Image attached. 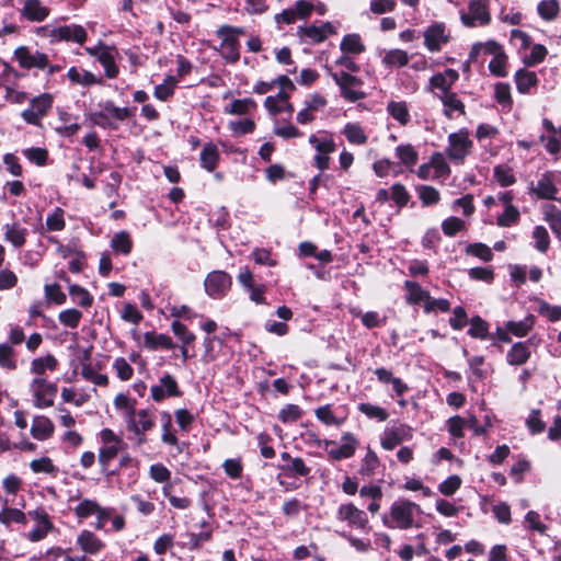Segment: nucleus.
<instances>
[{
  "label": "nucleus",
  "mask_w": 561,
  "mask_h": 561,
  "mask_svg": "<svg viewBox=\"0 0 561 561\" xmlns=\"http://www.w3.org/2000/svg\"><path fill=\"white\" fill-rule=\"evenodd\" d=\"M531 352L528 342H516L506 354V362L512 366H522L528 362Z\"/></svg>",
  "instance_id": "5701e85b"
},
{
  "label": "nucleus",
  "mask_w": 561,
  "mask_h": 561,
  "mask_svg": "<svg viewBox=\"0 0 561 561\" xmlns=\"http://www.w3.org/2000/svg\"><path fill=\"white\" fill-rule=\"evenodd\" d=\"M76 545L80 548L81 551L90 556H96L101 553L106 547V543L89 529H82L78 534Z\"/></svg>",
  "instance_id": "4468645a"
},
{
  "label": "nucleus",
  "mask_w": 561,
  "mask_h": 561,
  "mask_svg": "<svg viewBox=\"0 0 561 561\" xmlns=\"http://www.w3.org/2000/svg\"><path fill=\"white\" fill-rule=\"evenodd\" d=\"M336 519L353 529L368 533L370 530L367 513L358 508L353 502L342 503L336 510Z\"/></svg>",
  "instance_id": "39448f33"
},
{
  "label": "nucleus",
  "mask_w": 561,
  "mask_h": 561,
  "mask_svg": "<svg viewBox=\"0 0 561 561\" xmlns=\"http://www.w3.org/2000/svg\"><path fill=\"white\" fill-rule=\"evenodd\" d=\"M41 30L53 41L58 42H75L82 45L88 38L85 28L78 24L62 25L58 27H50L49 25H45L41 27Z\"/></svg>",
  "instance_id": "6e6552de"
},
{
  "label": "nucleus",
  "mask_w": 561,
  "mask_h": 561,
  "mask_svg": "<svg viewBox=\"0 0 561 561\" xmlns=\"http://www.w3.org/2000/svg\"><path fill=\"white\" fill-rule=\"evenodd\" d=\"M136 427L141 431H151L156 425V410L154 409H141L136 411L135 417Z\"/></svg>",
  "instance_id": "3c124183"
},
{
  "label": "nucleus",
  "mask_w": 561,
  "mask_h": 561,
  "mask_svg": "<svg viewBox=\"0 0 561 561\" xmlns=\"http://www.w3.org/2000/svg\"><path fill=\"white\" fill-rule=\"evenodd\" d=\"M54 104V95L44 92L30 100V106L22 111L21 117L30 125L41 127L42 118L48 115Z\"/></svg>",
  "instance_id": "20e7f679"
},
{
  "label": "nucleus",
  "mask_w": 561,
  "mask_h": 561,
  "mask_svg": "<svg viewBox=\"0 0 561 561\" xmlns=\"http://www.w3.org/2000/svg\"><path fill=\"white\" fill-rule=\"evenodd\" d=\"M124 446L119 445H103L99 449L98 461L101 467V473L107 478L116 476V471H110V462L117 457Z\"/></svg>",
  "instance_id": "dca6fc26"
},
{
  "label": "nucleus",
  "mask_w": 561,
  "mask_h": 561,
  "mask_svg": "<svg viewBox=\"0 0 561 561\" xmlns=\"http://www.w3.org/2000/svg\"><path fill=\"white\" fill-rule=\"evenodd\" d=\"M220 161V152L217 146L209 141L204 145L201 154H199V164L207 172H214Z\"/></svg>",
  "instance_id": "aec40b11"
},
{
  "label": "nucleus",
  "mask_w": 561,
  "mask_h": 561,
  "mask_svg": "<svg viewBox=\"0 0 561 561\" xmlns=\"http://www.w3.org/2000/svg\"><path fill=\"white\" fill-rule=\"evenodd\" d=\"M420 506L407 499H400L392 503L388 514L381 516L382 524L390 529H409L414 523V511Z\"/></svg>",
  "instance_id": "f257e3e1"
},
{
  "label": "nucleus",
  "mask_w": 561,
  "mask_h": 561,
  "mask_svg": "<svg viewBox=\"0 0 561 561\" xmlns=\"http://www.w3.org/2000/svg\"><path fill=\"white\" fill-rule=\"evenodd\" d=\"M57 358L51 354H47L44 357H37L32 360L31 371L36 375H43L46 369L54 371L57 369Z\"/></svg>",
  "instance_id": "37998d69"
},
{
  "label": "nucleus",
  "mask_w": 561,
  "mask_h": 561,
  "mask_svg": "<svg viewBox=\"0 0 561 561\" xmlns=\"http://www.w3.org/2000/svg\"><path fill=\"white\" fill-rule=\"evenodd\" d=\"M280 474L285 478H301L308 477L311 472V468L308 467L301 457H295L291 462L280 465Z\"/></svg>",
  "instance_id": "393cba45"
},
{
  "label": "nucleus",
  "mask_w": 561,
  "mask_h": 561,
  "mask_svg": "<svg viewBox=\"0 0 561 561\" xmlns=\"http://www.w3.org/2000/svg\"><path fill=\"white\" fill-rule=\"evenodd\" d=\"M161 421H162V435L161 440L164 444H168L170 446H176L179 443V439L176 435L172 432V416L169 412L163 411L161 413Z\"/></svg>",
  "instance_id": "603ef678"
},
{
  "label": "nucleus",
  "mask_w": 561,
  "mask_h": 561,
  "mask_svg": "<svg viewBox=\"0 0 561 561\" xmlns=\"http://www.w3.org/2000/svg\"><path fill=\"white\" fill-rule=\"evenodd\" d=\"M144 346L149 351H157L159 348L173 350L176 345L168 334L148 331L144 334Z\"/></svg>",
  "instance_id": "412c9836"
},
{
  "label": "nucleus",
  "mask_w": 561,
  "mask_h": 561,
  "mask_svg": "<svg viewBox=\"0 0 561 561\" xmlns=\"http://www.w3.org/2000/svg\"><path fill=\"white\" fill-rule=\"evenodd\" d=\"M494 99L503 108L511 111L513 107V99L511 94V85L506 82H497L494 85Z\"/></svg>",
  "instance_id": "49530a36"
},
{
  "label": "nucleus",
  "mask_w": 561,
  "mask_h": 561,
  "mask_svg": "<svg viewBox=\"0 0 561 561\" xmlns=\"http://www.w3.org/2000/svg\"><path fill=\"white\" fill-rule=\"evenodd\" d=\"M0 523L7 527L11 523L25 525L27 515L19 508L5 506L0 511Z\"/></svg>",
  "instance_id": "a19ab883"
},
{
  "label": "nucleus",
  "mask_w": 561,
  "mask_h": 561,
  "mask_svg": "<svg viewBox=\"0 0 561 561\" xmlns=\"http://www.w3.org/2000/svg\"><path fill=\"white\" fill-rule=\"evenodd\" d=\"M439 99L445 107L444 114L447 118H453L454 111H457L460 115H466V106L458 98L457 93L451 92L446 95H440Z\"/></svg>",
  "instance_id": "473e14b6"
},
{
  "label": "nucleus",
  "mask_w": 561,
  "mask_h": 561,
  "mask_svg": "<svg viewBox=\"0 0 561 561\" xmlns=\"http://www.w3.org/2000/svg\"><path fill=\"white\" fill-rule=\"evenodd\" d=\"M14 57L19 65L24 69H45L48 66V55L38 50L32 54L30 48L26 46H19L14 50Z\"/></svg>",
  "instance_id": "9b49d317"
},
{
  "label": "nucleus",
  "mask_w": 561,
  "mask_h": 561,
  "mask_svg": "<svg viewBox=\"0 0 561 561\" xmlns=\"http://www.w3.org/2000/svg\"><path fill=\"white\" fill-rule=\"evenodd\" d=\"M69 295L71 299L82 308H90L93 305L94 298L84 287L72 284L69 285Z\"/></svg>",
  "instance_id": "ea45409f"
},
{
  "label": "nucleus",
  "mask_w": 561,
  "mask_h": 561,
  "mask_svg": "<svg viewBox=\"0 0 561 561\" xmlns=\"http://www.w3.org/2000/svg\"><path fill=\"white\" fill-rule=\"evenodd\" d=\"M538 313L546 317L550 322L561 320V306H551L546 300H539Z\"/></svg>",
  "instance_id": "774afa93"
},
{
  "label": "nucleus",
  "mask_w": 561,
  "mask_h": 561,
  "mask_svg": "<svg viewBox=\"0 0 561 561\" xmlns=\"http://www.w3.org/2000/svg\"><path fill=\"white\" fill-rule=\"evenodd\" d=\"M117 54V48L115 49H106L104 53H101L98 61L104 68V75L108 79L117 78L119 73V68L115 62V55Z\"/></svg>",
  "instance_id": "c85d7f7f"
},
{
  "label": "nucleus",
  "mask_w": 561,
  "mask_h": 561,
  "mask_svg": "<svg viewBox=\"0 0 561 561\" xmlns=\"http://www.w3.org/2000/svg\"><path fill=\"white\" fill-rule=\"evenodd\" d=\"M516 89L520 94H528L530 89L537 87L539 79L534 71H529L525 68H520L515 72L514 76Z\"/></svg>",
  "instance_id": "b1692460"
},
{
  "label": "nucleus",
  "mask_w": 561,
  "mask_h": 561,
  "mask_svg": "<svg viewBox=\"0 0 561 561\" xmlns=\"http://www.w3.org/2000/svg\"><path fill=\"white\" fill-rule=\"evenodd\" d=\"M449 147L447 148V157L457 163H463L465 158L470 153L473 146L466 128L448 136Z\"/></svg>",
  "instance_id": "0eeeda50"
},
{
  "label": "nucleus",
  "mask_w": 561,
  "mask_h": 561,
  "mask_svg": "<svg viewBox=\"0 0 561 561\" xmlns=\"http://www.w3.org/2000/svg\"><path fill=\"white\" fill-rule=\"evenodd\" d=\"M134 242L127 231L116 232L111 240V248L115 253L129 255L133 251Z\"/></svg>",
  "instance_id": "7c9ffc66"
},
{
  "label": "nucleus",
  "mask_w": 561,
  "mask_h": 561,
  "mask_svg": "<svg viewBox=\"0 0 561 561\" xmlns=\"http://www.w3.org/2000/svg\"><path fill=\"white\" fill-rule=\"evenodd\" d=\"M30 468L34 473H47L54 477L58 472V468L54 465L53 460L46 456L38 459H33L30 462Z\"/></svg>",
  "instance_id": "4d7b16f0"
},
{
  "label": "nucleus",
  "mask_w": 561,
  "mask_h": 561,
  "mask_svg": "<svg viewBox=\"0 0 561 561\" xmlns=\"http://www.w3.org/2000/svg\"><path fill=\"white\" fill-rule=\"evenodd\" d=\"M100 506L96 501L84 499L73 508V512L79 519H85L91 515H95Z\"/></svg>",
  "instance_id": "e2e57ef3"
},
{
  "label": "nucleus",
  "mask_w": 561,
  "mask_h": 561,
  "mask_svg": "<svg viewBox=\"0 0 561 561\" xmlns=\"http://www.w3.org/2000/svg\"><path fill=\"white\" fill-rule=\"evenodd\" d=\"M217 37L221 39V57L226 62L234 65L240 60V36L245 35L244 27L229 24L220 25L216 31Z\"/></svg>",
  "instance_id": "f03ea898"
},
{
  "label": "nucleus",
  "mask_w": 561,
  "mask_h": 561,
  "mask_svg": "<svg viewBox=\"0 0 561 561\" xmlns=\"http://www.w3.org/2000/svg\"><path fill=\"white\" fill-rule=\"evenodd\" d=\"M302 414L304 411L299 405L289 403L279 410L278 420L284 424L295 423L301 419Z\"/></svg>",
  "instance_id": "13d9d810"
},
{
  "label": "nucleus",
  "mask_w": 561,
  "mask_h": 561,
  "mask_svg": "<svg viewBox=\"0 0 561 561\" xmlns=\"http://www.w3.org/2000/svg\"><path fill=\"white\" fill-rule=\"evenodd\" d=\"M535 324V317L533 314H528L522 321H507L505 323V329L510 334H513L516 337H525L531 331Z\"/></svg>",
  "instance_id": "2f4dec72"
},
{
  "label": "nucleus",
  "mask_w": 561,
  "mask_h": 561,
  "mask_svg": "<svg viewBox=\"0 0 561 561\" xmlns=\"http://www.w3.org/2000/svg\"><path fill=\"white\" fill-rule=\"evenodd\" d=\"M341 440V446L328 450L329 459L332 461H341L343 459L352 458L355 455L356 448L359 444L355 435L350 432L343 433Z\"/></svg>",
  "instance_id": "ddd939ff"
},
{
  "label": "nucleus",
  "mask_w": 561,
  "mask_h": 561,
  "mask_svg": "<svg viewBox=\"0 0 561 561\" xmlns=\"http://www.w3.org/2000/svg\"><path fill=\"white\" fill-rule=\"evenodd\" d=\"M343 135L351 144L358 146L365 145L368 140L365 130L358 123H347L344 126Z\"/></svg>",
  "instance_id": "58836bf2"
},
{
  "label": "nucleus",
  "mask_w": 561,
  "mask_h": 561,
  "mask_svg": "<svg viewBox=\"0 0 561 561\" xmlns=\"http://www.w3.org/2000/svg\"><path fill=\"white\" fill-rule=\"evenodd\" d=\"M416 191L424 207L436 205L440 201L439 191L432 185H420Z\"/></svg>",
  "instance_id": "8fccbe9b"
},
{
  "label": "nucleus",
  "mask_w": 561,
  "mask_h": 561,
  "mask_svg": "<svg viewBox=\"0 0 561 561\" xmlns=\"http://www.w3.org/2000/svg\"><path fill=\"white\" fill-rule=\"evenodd\" d=\"M448 41L449 35L446 34V26L442 22L434 23L424 31V45L432 53L439 51L442 45Z\"/></svg>",
  "instance_id": "f8f14e48"
},
{
  "label": "nucleus",
  "mask_w": 561,
  "mask_h": 561,
  "mask_svg": "<svg viewBox=\"0 0 561 561\" xmlns=\"http://www.w3.org/2000/svg\"><path fill=\"white\" fill-rule=\"evenodd\" d=\"M58 319L65 327L76 329L82 319V312L75 308L66 309L59 312Z\"/></svg>",
  "instance_id": "69168bd1"
},
{
  "label": "nucleus",
  "mask_w": 561,
  "mask_h": 561,
  "mask_svg": "<svg viewBox=\"0 0 561 561\" xmlns=\"http://www.w3.org/2000/svg\"><path fill=\"white\" fill-rule=\"evenodd\" d=\"M470 328L468 330V335L473 339L486 340L489 337H493L490 334L489 329L490 324L486 320L482 319L480 316H474L469 320Z\"/></svg>",
  "instance_id": "f704fd0d"
},
{
  "label": "nucleus",
  "mask_w": 561,
  "mask_h": 561,
  "mask_svg": "<svg viewBox=\"0 0 561 561\" xmlns=\"http://www.w3.org/2000/svg\"><path fill=\"white\" fill-rule=\"evenodd\" d=\"M465 227V221L456 216L448 217L442 222V230L447 237H455L458 232L462 231Z\"/></svg>",
  "instance_id": "338daca9"
},
{
  "label": "nucleus",
  "mask_w": 561,
  "mask_h": 561,
  "mask_svg": "<svg viewBox=\"0 0 561 561\" xmlns=\"http://www.w3.org/2000/svg\"><path fill=\"white\" fill-rule=\"evenodd\" d=\"M55 432L51 420L45 415L35 416L31 426V435L37 440L49 439Z\"/></svg>",
  "instance_id": "a211bd4d"
},
{
  "label": "nucleus",
  "mask_w": 561,
  "mask_h": 561,
  "mask_svg": "<svg viewBox=\"0 0 561 561\" xmlns=\"http://www.w3.org/2000/svg\"><path fill=\"white\" fill-rule=\"evenodd\" d=\"M388 114L401 126H407L410 121V112L405 101H390L387 104Z\"/></svg>",
  "instance_id": "a878e982"
},
{
  "label": "nucleus",
  "mask_w": 561,
  "mask_h": 561,
  "mask_svg": "<svg viewBox=\"0 0 561 561\" xmlns=\"http://www.w3.org/2000/svg\"><path fill=\"white\" fill-rule=\"evenodd\" d=\"M493 178L502 187H507L516 183V176L512 168L507 164H497L493 169Z\"/></svg>",
  "instance_id": "79ce46f5"
},
{
  "label": "nucleus",
  "mask_w": 561,
  "mask_h": 561,
  "mask_svg": "<svg viewBox=\"0 0 561 561\" xmlns=\"http://www.w3.org/2000/svg\"><path fill=\"white\" fill-rule=\"evenodd\" d=\"M49 12V8L44 7L39 0H25L21 10L22 16L30 22H42Z\"/></svg>",
  "instance_id": "f3484780"
},
{
  "label": "nucleus",
  "mask_w": 561,
  "mask_h": 561,
  "mask_svg": "<svg viewBox=\"0 0 561 561\" xmlns=\"http://www.w3.org/2000/svg\"><path fill=\"white\" fill-rule=\"evenodd\" d=\"M380 466V460L377 454L370 448H367V453L362 460V466L358 470V473L362 477L371 478L375 476L376 470Z\"/></svg>",
  "instance_id": "4c0bfd02"
},
{
  "label": "nucleus",
  "mask_w": 561,
  "mask_h": 561,
  "mask_svg": "<svg viewBox=\"0 0 561 561\" xmlns=\"http://www.w3.org/2000/svg\"><path fill=\"white\" fill-rule=\"evenodd\" d=\"M23 154L28 161L35 163L37 167L46 165L49 159L48 150L41 147L27 148L23 150Z\"/></svg>",
  "instance_id": "bf43d9fd"
},
{
  "label": "nucleus",
  "mask_w": 561,
  "mask_h": 561,
  "mask_svg": "<svg viewBox=\"0 0 561 561\" xmlns=\"http://www.w3.org/2000/svg\"><path fill=\"white\" fill-rule=\"evenodd\" d=\"M403 288L407 291L405 301L409 305H420L421 302L425 305L430 299V291L424 289L417 282L405 280Z\"/></svg>",
  "instance_id": "4be33fe9"
},
{
  "label": "nucleus",
  "mask_w": 561,
  "mask_h": 561,
  "mask_svg": "<svg viewBox=\"0 0 561 561\" xmlns=\"http://www.w3.org/2000/svg\"><path fill=\"white\" fill-rule=\"evenodd\" d=\"M561 11L559 0H541L537 4V13L543 21H554Z\"/></svg>",
  "instance_id": "72a5a7b5"
},
{
  "label": "nucleus",
  "mask_w": 561,
  "mask_h": 561,
  "mask_svg": "<svg viewBox=\"0 0 561 561\" xmlns=\"http://www.w3.org/2000/svg\"><path fill=\"white\" fill-rule=\"evenodd\" d=\"M297 35L302 43L319 44L325 41V35L321 32L320 26H316L314 24L298 26Z\"/></svg>",
  "instance_id": "c9c22d12"
},
{
  "label": "nucleus",
  "mask_w": 561,
  "mask_h": 561,
  "mask_svg": "<svg viewBox=\"0 0 561 561\" xmlns=\"http://www.w3.org/2000/svg\"><path fill=\"white\" fill-rule=\"evenodd\" d=\"M530 192L535 193L540 199H556L558 188L552 181L551 173L546 172L542 174L536 186L531 183Z\"/></svg>",
  "instance_id": "6ab92c4d"
},
{
  "label": "nucleus",
  "mask_w": 561,
  "mask_h": 561,
  "mask_svg": "<svg viewBox=\"0 0 561 561\" xmlns=\"http://www.w3.org/2000/svg\"><path fill=\"white\" fill-rule=\"evenodd\" d=\"M99 105L107 113L108 117L112 116L119 122L126 121L134 115L133 110L128 107H118L111 100L101 102Z\"/></svg>",
  "instance_id": "09e8293b"
},
{
  "label": "nucleus",
  "mask_w": 561,
  "mask_h": 561,
  "mask_svg": "<svg viewBox=\"0 0 561 561\" xmlns=\"http://www.w3.org/2000/svg\"><path fill=\"white\" fill-rule=\"evenodd\" d=\"M33 386H36V390L34 391V405L38 409L53 407L54 399L58 391L57 385L47 381L45 378H35Z\"/></svg>",
  "instance_id": "1a4fd4ad"
},
{
  "label": "nucleus",
  "mask_w": 561,
  "mask_h": 561,
  "mask_svg": "<svg viewBox=\"0 0 561 561\" xmlns=\"http://www.w3.org/2000/svg\"><path fill=\"white\" fill-rule=\"evenodd\" d=\"M363 414H365L368 419L377 420L379 422H385L389 417V413L386 409L374 405L368 402H362L357 408Z\"/></svg>",
  "instance_id": "5fc2aeb1"
},
{
  "label": "nucleus",
  "mask_w": 561,
  "mask_h": 561,
  "mask_svg": "<svg viewBox=\"0 0 561 561\" xmlns=\"http://www.w3.org/2000/svg\"><path fill=\"white\" fill-rule=\"evenodd\" d=\"M331 77L340 88V94L345 101L355 103L367 96V94L360 90L364 85V81L360 78L347 71L332 72Z\"/></svg>",
  "instance_id": "7ed1b4c3"
},
{
  "label": "nucleus",
  "mask_w": 561,
  "mask_h": 561,
  "mask_svg": "<svg viewBox=\"0 0 561 561\" xmlns=\"http://www.w3.org/2000/svg\"><path fill=\"white\" fill-rule=\"evenodd\" d=\"M221 467L228 478L232 480H239L242 478L243 462L241 457L228 458L222 462Z\"/></svg>",
  "instance_id": "864d4df0"
},
{
  "label": "nucleus",
  "mask_w": 561,
  "mask_h": 561,
  "mask_svg": "<svg viewBox=\"0 0 561 561\" xmlns=\"http://www.w3.org/2000/svg\"><path fill=\"white\" fill-rule=\"evenodd\" d=\"M468 9L481 25L490 24L491 14L489 9V0H470L468 3Z\"/></svg>",
  "instance_id": "c756f323"
},
{
  "label": "nucleus",
  "mask_w": 561,
  "mask_h": 561,
  "mask_svg": "<svg viewBox=\"0 0 561 561\" xmlns=\"http://www.w3.org/2000/svg\"><path fill=\"white\" fill-rule=\"evenodd\" d=\"M257 107L256 102L251 98L236 99L225 107V113L230 115H247Z\"/></svg>",
  "instance_id": "e433bc0d"
},
{
  "label": "nucleus",
  "mask_w": 561,
  "mask_h": 561,
  "mask_svg": "<svg viewBox=\"0 0 561 561\" xmlns=\"http://www.w3.org/2000/svg\"><path fill=\"white\" fill-rule=\"evenodd\" d=\"M520 220V213L517 207L508 206L505 207L503 214L497 216L496 224L500 227H512L517 225Z\"/></svg>",
  "instance_id": "680f3d73"
},
{
  "label": "nucleus",
  "mask_w": 561,
  "mask_h": 561,
  "mask_svg": "<svg viewBox=\"0 0 561 561\" xmlns=\"http://www.w3.org/2000/svg\"><path fill=\"white\" fill-rule=\"evenodd\" d=\"M316 417L327 426L335 425L341 426L345 419H339L335 416L332 405L324 404L320 405L314 410Z\"/></svg>",
  "instance_id": "de8ad7c7"
},
{
  "label": "nucleus",
  "mask_w": 561,
  "mask_h": 561,
  "mask_svg": "<svg viewBox=\"0 0 561 561\" xmlns=\"http://www.w3.org/2000/svg\"><path fill=\"white\" fill-rule=\"evenodd\" d=\"M45 298L48 302H53L55 305H64L67 300L66 294L61 290V287L58 283L46 284L44 286Z\"/></svg>",
  "instance_id": "0e129e2a"
},
{
  "label": "nucleus",
  "mask_w": 561,
  "mask_h": 561,
  "mask_svg": "<svg viewBox=\"0 0 561 561\" xmlns=\"http://www.w3.org/2000/svg\"><path fill=\"white\" fill-rule=\"evenodd\" d=\"M396 156L408 168L414 167L419 160V152L411 144L399 145L396 148Z\"/></svg>",
  "instance_id": "c03bdc74"
},
{
  "label": "nucleus",
  "mask_w": 561,
  "mask_h": 561,
  "mask_svg": "<svg viewBox=\"0 0 561 561\" xmlns=\"http://www.w3.org/2000/svg\"><path fill=\"white\" fill-rule=\"evenodd\" d=\"M391 199L399 209H402L408 206L411 195L402 183L397 182L391 186Z\"/></svg>",
  "instance_id": "052dcab7"
},
{
  "label": "nucleus",
  "mask_w": 561,
  "mask_h": 561,
  "mask_svg": "<svg viewBox=\"0 0 561 561\" xmlns=\"http://www.w3.org/2000/svg\"><path fill=\"white\" fill-rule=\"evenodd\" d=\"M533 239L535 240V248L540 253H547L550 248V236L543 226H536L533 230Z\"/></svg>",
  "instance_id": "6e6d98bb"
},
{
  "label": "nucleus",
  "mask_w": 561,
  "mask_h": 561,
  "mask_svg": "<svg viewBox=\"0 0 561 561\" xmlns=\"http://www.w3.org/2000/svg\"><path fill=\"white\" fill-rule=\"evenodd\" d=\"M159 385H153L150 388L151 398L154 402H162L167 397H181L183 394L179 387L176 379L170 375L164 374L160 379Z\"/></svg>",
  "instance_id": "9d476101"
},
{
  "label": "nucleus",
  "mask_w": 561,
  "mask_h": 561,
  "mask_svg": "<svg viewBox=\"0 0 561 561\" xmlns=\"http://www.w3.org/2000/svg\"><path fill=\"white\" fill-rule=\"evenodd\" d=\"M340 49L343 54L360 55L366 50V47L359 34L350 33L342 38Z\"/></svg>",
  "instance_id": "bb28decb"
},
{
  "label": "nucleus",
  "mask_w": 561,
  "mask_h": 561,
  "mask_svg": "<svg viewBox=\"0 0 561 561\" xmlns=\"http://www.w3.org/2000/svg\"><path fill=\"white\" fill-rule=\"evenodd\" d=\"M232 277L229 273L220 270L209 272L204 279L205 293L211 299H222L230 291Z\"/></svg>",
  "instance_id": "423d86ee"
},
{
  "label": "nucleus",
  "mask_w": 561,
  "mask_h": 561,
  "mask_svg": "<svg viewBox=\"0 0 561 561\" xmlns=\"http://www.w3.org/2000/svg\"><path fill=\"white\" fill-rule=\"evenodd\" d=\"M4 239L14 248H22L26 242L27 229L20 227L18 222L5 225Z\"/></svg>",
  "instance_id": "cd10ccee"
},
{
  "label": "nucleus",
  "mask_w": 561,
  "mask_h": 561,
  "mask_svg": "<svg viewBox=\"0 0 561 561\" xmlns=\"http://www.w3.org/2000/svg\"><path fill=\"white\" fill-rule=\"evenodd\" d=\"M382 64L390 68L404 67L409 64V55L402 49H390L382 57Z\"/></svg>",
  "instance_id": "a18cd8bd"
},
{
  "label": "nucleus",
  "mask_w": 561,
  "mask_h": 561,
  "mask_svg": "<svg viewBox=\"0 0 561 561\" xmlns=\"http://www.w3.org/2000/svg\"><path fill=\"white\" fill-rule=\"evenodd\" d=\"M411 437V427L407 424H399L385 432L380 444L385 450H392L404 439H410Z\"/></svg>",
  "instance_id": "2eb2a0df"
}]
</instances>
